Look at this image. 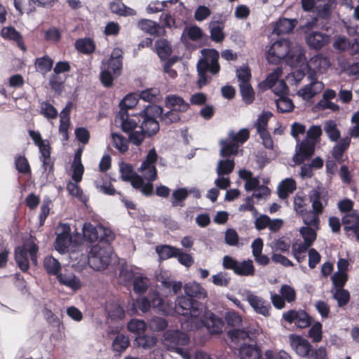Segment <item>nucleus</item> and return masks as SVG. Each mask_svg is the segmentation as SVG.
<instances>
[{"mask_svg":"<svg viewBox=\"0 0 359 359\" xmlns=\"http://www.w3.org/2000/svg\"><path fill=\"white\" fill-rule=\"evenodd\" d=\"M112 248L110 243L96 244L91 248L88 256V264L94 270L105 269L111 263Z\"/></svg>","mask_w":359,"mask_h":359,"instance_id":"7ed1b4c3","label":"nucleus"},{"mask_svg":"<svg viewBox=\"0 0 359 359\" xmlns=\"http://www.w3.org/2000/svg\"><path fill=\"white\" fill-rule=\"evenodd\" d=\"M1 36L6 40L15 42L17 46L23 51L27 50L23 36L14 27H4L1 30Z\"/></svg>","mask_w":359,"mask_h":359,"instance_id":"aec40b11","label":"nucleus"},{"mask_svg":"<svg viewBox=\"0 0 359 359\" xmlns=\"http://www.w3.org/2000/svg\"><path fill=\"white\" fill-rule=\"evenodd\" d=\"M200 318L201 323L211 334H219L222 332L224 325L222 318L210 311H203V314Z\"/></svg>","mask_w":359,"mask_h":359,"instance_id":"f8f14e48","label":"nucleus"},{"mask_svg":"<svg viewBox=\"0 0 359 359\" xmlns=\"http://www.w3.org/2000/svg\"><path fill=\"white\" fill-rule=\"evenodd\" d=\"M210 39L216 43H221L224 41L225 34L224 33V25L219 21H212L209 24Z\"/></svg>","mask_w":359,"mask_h":359,"instance_id":"ea45409f","label":"nucleus"},{"mask_svg":"<svg viewBox=\"0 0 359 359\" xmlns=\"http://www.w3.org/2000/svg\"><path fill=\"white\" fill-rule=\"evenodd\" d=\"M319 229H316L315 227L311 226H302L299 229V233L304 239L302 244L310 248L317 238V231Z\"/></svg>","mask_w":359,"mask_h":359,"instance_id":"79ce46f5","label":"nucleus"},{"mask_svg":"<svg viewBox=\"0 0 359 359\" xmlns=\"http://www.w3.org/2000/svg\"><path fill=\"white\" fill-rule=\"evenodd\" d=\"M112 140L114 147L117 149L121 153H125L128 149V140L123 135L116 133H112Z\"/></svg>","mask_w":359,"mask_h":359,"instance_id":"13d9d810","label":"nucleus"},{"mask_svg":"<svg viewBox=\"0 0 359 359\" xmlns=\"http://www.w3.org/2000/svg\"><path fill=\"white\" fill-rule=\"evenodd\" d=\"M225 269L232 270L233 273L241 276H252L255 273V269L251 259L238 262L229 255H225L222 261Z\"/></svg>","mask_w":359,"mask_h":359,"instance_id":"0eeeda50","label":"nucleus"},{"mask_svg":"<svg viewBox=\"0 0 359 359\" xmlns=\"http://www.w3.org/2000/svg\"><path fill=\"white\" fill-rule=\"evenodd\" d=\"M165 106L178 112H186L189 108V104L176 95H170L165 97Z\"/></svg>","mask_w":359,"mask_h":359,"instance_id":"c756f323","label":"nucleus"},{"mask_svg":"<svg viewBox=\"0 0 359 359\" xmlns=\"http://www.w3.org/2000/svg\"><path fill=\"white\" fill-rule=\"evenodd\" d=\"M137 99L134 95H126L120 102V111H128L136 106Z\"/></svg>","mask_w":359,"mask_h":359,"instance_id":"774afa93","label":"nucleus"},{"mask_svg":"<svg viewBox=\"0 0 359 359\" xmlns=\"http://www.w3.org/2000/svg\"><path fill=\"white\" fill-rule=\"evenodd\" d=\"M299 216L302 218L306 226H311L315 227L316 229H320V215L316 214L313 211L306 210Z\"/></svg>","mask_w":359,"mask_h":359,"instance_id":"a19ab883","label":"nucleus"},{"mask_svg":"<svg viewBox=\"0 0 359 359\" xmlns=\"http://www.w3.org/2000/svg\"><path fill=\"white\" fill-rule=\"evenodd\" d=\"M297 23V19L280 18L274 25L273 33L277 35L290 34L293 31Z\"/></svg>","mask_w":359,"mask_h":359,"instance_id":"a878e982","label":"nucleus"},{"mask_svg":"<svg viewBox=\"0 0 359 359\" xmlns=\"http://www.w3.org/2000/svg\"><path fill=\"white\" fill-rule=\"evenodd\" d=\"M58 282L74 291L79 290L82 287V283L79 277L73 273H60L57 277Z\"/></svg>","mask_w":359,"mask_h":359,"instance_id":"bb28decb","label":"nucleus"},{"mask_svg":"<svg viewBox=\"0 0 359 359\" xmlns=\"http://www.w3.org/2000/svg\"><path fill=\"white\" fill-rule=\"evenodd\" d=\"M40 152L39 159L42 162V168L43 172L46 174V179L53 181L55 180V158H52L51 147L47 146L46 149H42Z\"/></svg>","mask_w":359,"mask_h":359,"instance_id":"a211bd4d","label":"nucleus"},{"mask_svg":"<svg viewBox=\"0 0 359 359\" xmlns=\"http://www.w3.org/2000/svg\"><path fill=\"white\" fill-rule=\"evenodd\" d=\"M40 114L47 118H56L57 116V111L53 105L47 101L42 102L40 106Z\"/></svg>","mask_w":359,"mask_h":359,"instance_id":"6e6d98bb","label":"nucleus"},{"mask_svg":"<svg viewBox=\"0 0 359 359\" xmlns=\"http://www.w3.org/2000/svg\"><path fill=\"white\" fill-rule=\"evenodd\" d=\"M203 310V305L201 302L187 296L177 297L173 306V313L176 312L190 318H198L202 316Z\"/></svg>","mask_w":359,"mask_h":359,"instance_id":"39448f33","label":"nucleus"},{"mask_svg":"<svg viewBox=\"0 0 359 359\" xmlns=\"http://www.w3.org/2000/svg\"><path fill=\"white\" fill-rule=\"evenodd\" d=\"M290 343L292 349L301 357L311 358L312 352L316 350L312 348L308 340L299 335L291 334Z\"/></svg>","mask_w":359,"mask_h":359,"instance_id":"4468645a","label":"nucleus"},{"mask_svg":"<svg viewBox=\"0 0 359 359\" xmlns=\"http://www.w3.org/2000/svg\"><path fill=\"white\" fill-rule=\"evenodd\" d=\"M297 189V184L292 178H286L278 187V194L280 198L286 199Z\"/></svg>","mask_w":359,"mask_h":359,"instance_id":"72a5a7b5","label":"nucleus"},{"mask_svg":"<svg viewBox=\"0 0 359 359\" xmlns=\"http://www.w3.org/2000/svg\"><path fill=\"white\" fill-rule=\"evenodd\" d=\"M158 160V155L154 148L150 149L142 163L140 170L143 177L149 182H154L157 178V170L156 163Z\"/></svg>","mask_w":359,"mask_h":359,"instance_id":"9d476101","label":"nucleus"},{"mask_svg":"<svg viewBox=\"0 0 359 359\" xmlns=\"http://www.w3.org/2000/svg\"><path fill=\"white\" fill-rule=\"evenodd\" d=\"M15 166L18 172L30 175L32 172L29 161L25 156L18 155L15 157Z\"/></svg>","mask_w":359,"mask_h":359,"instance_id":"de8ad7c7","label":"nucleus"},{"mask_svg":"<svg viewBox=\"0 0 359 359\" xmlns=\"http://www.w3.org/2000/svg\"><path fill=\"white\" fill-rule=\"evenodd\" d=\"M149 325L151 330L159 332L165 330L167 328L168 323L165 318L155 316L150 320Z\"/></svg>","mask_w":359,"mask_h":359,"instance_id":"680f3d73","label":"nucleus"},{"mask_svg":"<svg viewBox=\"0 0 359 359\" xmlns=\"http://www.w3.org/2000/svg\"><path fill=\"white\" fill-rule=\"evenodd\" d=\"M127 327L130 332L136 334L138 337L144 333L147 325L144 320L132 319L128 323Z\"/></svg>","mask_w":359,"mask_h":359,"instance_id":"3c124183","label":"nucleus"},{"mask_svg":"<svg viewBox=\"0 0 359 359\" xmlns=\"http://www.w3.org/2000/svg\"><path fill=\"white\" fill-rule=\"evenodd\" d=\"M180 112L170 109V110L165 114L162 112L160 116L161 121L165 125L177 123L180 120Z\"/></svg>","mask_w":359,"mask_h":359,"instance_id":"0e129e2a","label":"nucleus"},{"mask_svg":"<svg viewBox=\"0 0 359 359\" xmlns=\"http://www.w3.org/2000/svg\"><path fill=\"white\" fill-rule=\"evenodd\" d=\"M239 87L243 100L247 104H252L255 100V92L250 83H240Z\"/></svg>","mask_w":359,"mask_h":359,"instance_id":"09e8293b","label":"nucleus"},{"mask_svg":"<svg viewBox=\"0 0 359 359\" xmlns=\"http://www.w3.org/2000/svg\"><path fill=\"white\" fill-rule=\"evenodd\" d=\"M136 341L139 346L144 349H149L153 348L156 344L157 340L154 336L144 335L143 334L136 337Z\"/></svg>","mask_w":359,"mask_h":359,"instance_id":"bf43d9fd","label":"nucleus"},{"mask_svg":"<svg viewBox=\"0 0 359 359\" xmlns=\"http://www.w3.org/2000/svg\"><path fill=\"white\" fill-rule=\"evenodd\" d=\"M107 312L109 317L113 320H122L126 315L123 306L116 302L109 304L107 307Z\"/></svg>","mask_w":359,"mask_h":359,"instance_id":"49530a36","label":"nucleus"},{"mask_svg":"<svg viewBox=\"0 0 359 359\" xmlns=\"http://www.w3.org/2000/svg\"><path fill=\"white\" fill-rule=\"evenodd\" d=\"M189 196L188 189L186 188H179L173 191L172 194V205L173 207L184 206V201Z\"/></svg>","mask_w":359,"mask_h":359,"instance_id":"c03bdc74","label":"nucleus"},{"mask_svg":"<svg viewBox=\"0 0 359 359\" xmlns=\"http://www.w3.org/2000/svg\"><path fill=\"white\" fill-rule=\"evenodd\" d=\"M138 26L142 31L154 36H165L166 34L163 26L151 20L142 19L139 21Z\"/></svg>","mask_w":359,"mask_h":359,"instance_id":"412c9836","label":"nucleus"},{"mask_svg":"<svg viewBox=\"0 0 359 359\" xmlns=\"http://www.w3.org/2000/svg\"><path fill=\"white\" fill-rule=\"evenodd\" d=\"M307 66L309 69L312 70L314 73L316 72L323 73L329 68L330 62L327 57H324L321 54H318L309 60Z\"/></svg>","mask_w":359,"mask_h":359,"instance_id":"cd10ccee","label":"nucleus"},{"mask_svg":"<svg viewBox=\"0 0 359 359\" xmlns=\"http://www.w3.org/2000/svg\"><path fill=\"white\" fill-rule=\"evenodd\" d=\"M290 53V41L286 39L278 40L270 47L267 60L269 63L278 64L283 59L287 60Z\"/></svg>","mask_w":359,"mask_h":359,"instance_id":"1a4fd4ad","label":"nucleus"},{"mask_svg":"<svg viewBox=\"0 0 359 359\" xmlns=\"http://www.w3.org/2000/svg\"><path fill=\"white\" fill-rule=\"evenodd\" d=\"M322 324L316 322L310 328L308 336L312 339L313 342L317 343L322 340Z\"/></svg>","mask_w":359,"mask_h":359,"instance_id":"338daca9","label":"nucleus"},{"mask_svg":"<svg viewBox=\"0 0 359 359\" xmlns=\"http://www.w3.org/2000/svg\"><path fill=\"white\" fill-rule=\"evenodd\" d=\"M151 301V307L156 309L165 315H170L173 313V304L172 302H165L158 293L154 292L149 295Z\"/></svg>","mask_w":359,"mask_h":359,"instance_id":"393cba45","label":"nucleus"},{"mask_svg":"<svg viewBox=\"0 0 359 359\" xmlns=\"http://www.w3.org/2000/svg\"><path fill=\"white\" fill-rule=\"evenodd\" d=\"M156 251L161 259L165 260L171 257H176L179 249L168 245H163L156 246Z\"/></svg>","mask_w":359,"mask_h":359,"instance_id":"a18cd8bd","label":"nucleus"},{"mask_svg":"<svg viewBox=\"0 0 359 359\" xmlns=\"http://www.w3.org/2000/svg\"><path fill=\"white\" fill-rule=\"evenodd\" d=\"M36 238L31 236L26 240L21 246H18L15 250V259L18 267L22 272H26L29 268L28 254L34 265L37 264V254L39 252V246L36 243Z\"/></svg>","mask_w":359,"mask_h":359,"instance_id":"f03ea898","label":"nucleus"},{"mask_svg":"<svg viewBox=\"0 0 359 359\" xmlns=\"http://www.w3.org/2000/svg\"><path fill=\"white\" fill-rule=\"evenodd\" d=\"M131 116H133V115H131ZM116 118H120L122 130L126 133L133 131L137 126V121L131 118L128 111H119Z\"/></svg>","mask_w":359,"mask_h":359,"instance_id":"58836bf2","label":"nucleus"},{"mask_svg":"<svg viewBox=\"0 0 359 359\" xmlns=\"http://www.w3.org/2000/svg\"><path fill=\"white\" fill-rule=\"evenodd\" d=\"M330 41V36L320 32H312L306 36L308 46L315 50H320Z\"/></svg>","mask_w":359,"mask_h":359,"instance_id":"4be33fe9","label":"nucleus"},{"mask_svg":"<svg viewBox=\"0 0 359 359\" xmlns=\"http://www.w3.org/2000/svg\"><path fill=\"white\" fill-rule=\"evenodd\" d=\"M163 109L158 105H149L140 113V117L142 119L141 129L151 137L159 131V123L157 118L160 117Z\"/></svg>","mask_w":359,"mask_h":359,"instance_id":"20e7f679","label":"nucleus"},{"mask_svg":"<svg viewBox=\"0 0 359 359\" xmlns=\"http://www.w3.org/2000/svg\"><path fill=\"white\" fill-rule=\"evenodd\" d=\"M311 82L302 87L298 90V95L304 100H309L315 95L318 94L324 88V84L321 81H318L315 74L309 75Z\"/></svg>","mask_w":359,"mask_h":359,"instance_id":"f3484780","label":"nucleus"},{"mask_svg":"<svg viewBox=\"0 0 359 359\" xmlns=\"http://www.w3.org/2000/svg\"><path fill=\"white\" fill-rule=\"evenodd\" d=\"M235 163L232 159L220 160L218 163L217 172L218 175H229L234 169Z\"/></svg>","mask_w":359,"mask_h":359,"instance_id":"5fc2aeb1","label":"nucleus"},{"mask_svg":"<svg viewBox=\"0 0 359 359\" xmlns=\"http://www.w3.org/2000/svg\"><path fill=\"white\" fill-rule=\"evenodd\" d=\"M247 300L257 313L264 316L269 315L271 305L269 302L255 294L248 295Z\"/></svg>","mask_w":359,"mask_h":359,"instance_id":"b1692460","label":"nucleus"},{"mask_svg":"<svg viewBox=\"0 0 359 359\" xmlns=\"http://www.w3.org/2000/svg\"><path fill=\"white\" fill-rule=\"evenodd\" d=\"M344 230L346 232L352 231L359 240V212L353 210L345 214L341 219Z\"/></svg>","mask_w":359,"mask_h":359,"instance_id":"6ab92c4d","label":"nucleus"},{"mask_svg":"<svg viewBox=\"0 0 359 359\" xmlns=\"http://www.w3.org/2000/svg\"><path fill=\"white\" fill-rule=\"evenodd\" d=\"M83 233L87 241L90 243L97 241V244L100 245L110 243L114 239V235L111 230L102 226H95L90 222L83 224Z\"/></svg>","mask_w":359,"mask_h":359,"instance_id":"423d86ee","label":"nucleus"},{"mask_svg":"<svg viewBox=\"0 0 359 359\" xmlns=\"http://www.w3.org/2000/svg\"><path fill=\"white\" fill-rule=\"evenodd\" d=\"M315 142L309 140H303L297 148L296 153L292 158L297 165H300L304 161L309 159L315 151Z\"/></svg>","mask_w":359,"mask_h":359,"instance_id":"dca6fc26","label":"nucleus"},{"mask_svg":"<svg viewBox=\"0 0 359 359\" xmlns=\"http://www.w3.org/2000/svg\"><path fill=\"white\" fill-rule=\"evenodd\" d=\"M95 43L90 38H81L75 41V48L81 53L90 55L95 50Z\"/></svg>","mask_w":359,"mask_h":359,"instance_id":"f704fd0d","label":"nucleus"},{"mask_svg":"<svg viewBox=\"0 0 359 359\" xmlns=\"http://www.w3.org/2000/svg\"><path fill=\"white\" fill-rule=\"evenodd\" d=\"M309 249L306 245L300 243H294L292 246V255L298 262H302L305 259V252Z\"/></svg>","mask_w":359,"mask_h":359,"instance_id":"69168bd1","label":"nucleus"},{"mask_svg":"<svg viewBox=\"0 0 359 359\" xmlns=\"http://www.w3.org/2000/svg\"><path fill=\"white\" fill-rule=\"evenodd\" d=\"M155 48L157 55L161 60L169 59L168 57L172 53V48L168 40L160 39L155 42Z\"/></svg>","mask_w":359,"mask_h":359,"instance_id":"4c0bfd02","label":"nucleus"},{"mask_svg":"<svg viewBox=\"0 0 359 359\" xmlns=\"http://www.w3.org/2000/svg\"><path fill=\"white\" fill-rule=\"evenodd\" d=\"M96 187L103 194L114 196L117 194L115 188L111 182V179L107 175H102L95 181Z\"/></svg>","mask_w":359,"mask_h":359,"instance_id":"473e14b6","label":"nucleus"},{"mask_svg":"<svg viewBox=\"0 0 359 359\" xmlns=\"http://www.w3.org/2000/svg\"><path fill=\"white\" fill-rule=\"evenodd\" d=\"M165 344L170 348L180 352V346H186L189 342V336L180 330H168L164 334Z\"/></svg>","mask_w":359,"mask_h":359,"instance_id":"9b49d317","label":"nucleus"},{"mask_svg":"<svg viewBox=\"0 0 359 359\" xmlns=\"http://www.w3.org/2000/svg\"><path fill=\"white\" fill-rule=\"evenodd\" d=\"M276 104L278 112L287 113L292 111L294 105L289 97L286 96L280 97L276 100Z\"/></svg>","mask_w":359,"mask_h":359,"instance_id":"8fccbe9b","label":"nucleus"},{"mask_svg":"<svg viewBox=\"0 0 359 359\" xmlns=\"http://www.w3.org/2000/svg\"><path fill=\"white\" fill-rule=\"evenodd\" d=\"M123 51L121 48H115L112 50L110 58L107 62V68L115 75H119L122 69Z\"/></svg>","mask_w":359,"mask_h":359,"instance_id":"c85d7f7f","label":"nucleus"},{"mask_svg":"<svg viewBox=\"0 0 359 359\" xmlns=\"http://www.w3.org/2000/svg\"><path fill=\"white\" fill-rule=\"evenodd\" d=\"M57 231L55 248L58 252H65L72 241L71 228L67 224H60Z\"/></svg>","mask_w":359,"mask_h":359,"instance_id":"2eb2a0df","label":"nucleus"},{"mask_svg":"<svg viewBox=\"0 0 359 359\" xmlns=\"http://www.w3.org/2000/svg\"><path fill=\"white\" fill-rule=\"evenodd\" d=\"M184 292L187 297L194 299H205L207 297L206 290L198 283H188L184 285Z\"/></svg>","mask_w":359,"mask_h":359,"instance_id":"2f4dec72","label":"nucleus"},{"mask_svg":"<svg viewBox=\"0 0 359 359\" xmlns=\"http://www.w3.org/2000/svg\"><path fill=\"white\" fill-rule=\"evenodd\" d=\"M228 136L231 137V141H234L239 145V144H243L249 139L250 131L247 128H243L237 133L233 131L229 132Z\"/></svg>","mask_w":359,"mask_h":359,"instance_id":"4d7b16f0","label":"nucleus"},{"mask_svg":"<svg viewBox=\"0 0 359 359\" xmlns=\"http://www.w3.org/2000/svg\"><path fill=\"white\" fill-rule=\"evenodd\" d=\"M34 64L36 72L46 74L53 69L54 60L48 55H44L36 57Z\"/></svg>","mask_w":359,"mask_h":359,"instance_id":"c9c22d12","label":"nucleus"},{"mask_svg":"<svg viewBox=\"0 0 359 359\" xmlns=\"http://www.w3.org/2000/svg\"><path fill=\"white\" fill-rule=\"evenodd\" d=\"M324 130L330 140L333 142H336L340 137V132L337 128L335 121L333 120H329L325 122Z\"/></svg>","mask_w":359,"mask_h":359,"instance_id":"603ef678","label":"nucleus"},{"mask_svg":"<svg viewBox=\"0 0 359 359\" xmlns=\"http://www.w3.org/2000/svg\"><path fill=\"white\" fill-rule=\"evenodd\" d=\"M43 268L48 275L55 276L61 273L62 266L57 259L53 256H47L43 259Z\"/></svg>","mask_w":359,"mask_h":359,"instance_id":"e433bc0d","label":"nucleus"},{"mask_svg":"<svg viewBox=\"0 0 359 359\" xmlns=\"http://www.w3.org/2000/svg\"><path fill=\"white\" fill-rule=\"evenodd\" d=\"M283 318L288 323H294L302 329L309 327L311 324V318L304 310H290L283 313Z\"/></svg>","mask_w":359,"mask_h":359,"instance_id":"ddd939ff","label":"nucleus"},{"mask_svg":"<svg viewBox=\"0 0 359 359\" xmlns=\"http://www.w3.org/2000/svg\"><path fill=\"white\" fill-rule=\"evenodd\" d=\"M333 297L337 300L338 306L343 307L349 302L351 296L347 290L341 288L334 290Z\"/></svg>","mask_w":359,"mask_h":359,"instance_id":"864d4df0","label":"nucleus"},{"mask_svg":"<svg viewBox=\"0 0 359 359\" xmlns=\"http://www.w3.org/2000/svg\"><path fill=\"white\" fill-rule=\"evenodd\" d=\"M332 286L335 289L344 288L348 279L347 273H334L331 278Z\"/></svg>","mask_w":359,"mask_h":359,"instance_id":"e2e57ef3","label":"nucleus"},{"mask_svg":"<svg viewBox=\"0 0 359 359\" xmlns=\"http://www.w3.org/2000/svg\"><path fill=\"white\" fill-rule=\"evenodd\" d=\"M283 74V70L280 67H276L271 73H270L266 79L263 81V85L266 86L268 88H272V87L279 81V78Z\"/></svg>","mask_w":359,"mask_h":359,"instance_id":"052dcab7","label":"nucleus"},{"mask_svg":"<svg viewBox=\"0 0 359 359\" xmlns=\"http://www.w3.org/2000/svg\"><path fill=\"white\" fill-rule=\"evenodd\" d=\"M221 146L220 156L223 158H229L231 156H236L238 152L239 145L234 141H231V137L227 136L226 139L219 141Z\"/></svg>","mask_w":359,"mask_h":359,"instance_id":"7c9ffc66","label":"nucleus"},{"mask_svg":"<svg viewBox=\"0 0 359 359\" xmlns=\"http://www.w3.org/2000/svg\"><path fill=\"white\" fill-rule=\"evenodd\" d=\"M130 341L127 337L123 334H118L112 342V351L115 353H118V356H121V354L126 351L129 346Z\"/></svg>","mask_w":359,"mask_h":359,"instance_id":"37998d69","label":"nucleus"},{"mask_svg":"<svg viewBox=\"0 0 359 359\" xmlns=\"http://www.w3.org/2000/svg\"><path fill=\"white\" fill-rule=\"evenodd\" d=\"M309 199L312 206L311 210L320 216L327 205V198L322 196L318 190L313 189L309 194Z\"/></svg>","mask_w":359,"mask_h":359,"instance_id":"5701e85b","label":"nucleus"},{"mask_svg":"<svg viewBox=\"0 0 359 359\" xmlns=\"http://www.w3.org/2000/svg\"><path fill=\"white\" fill-rule=\"evenodd\" d=\"M272 113L270 111H264L259 116L257 120L255 127L257 129V133L259 135L262 140V144L266 149H273V141L267 130L268 123L270 118L272 116Z\"/></svg>","mask_w":359,"mask_h":359,"instance_id":"6e6552de","label":"nucleus"},{"mask_svg":"<svg viewBox=\"0 0 359 359\" xmlns=\"http://www.w3.org/2000/svg\"><path fill=\"white\" fill-rule=\"evenodd\" d=\"M201 57L196 65L198 73L197 87L201 89L212 81V76L217 75L221 67L219 62V53L214 48H203L201 51Z\"/></svg>","mask_w":359,"mask_h":359,"instance_id":"f257e3e1","label":"nucleus"}]
</instances>
